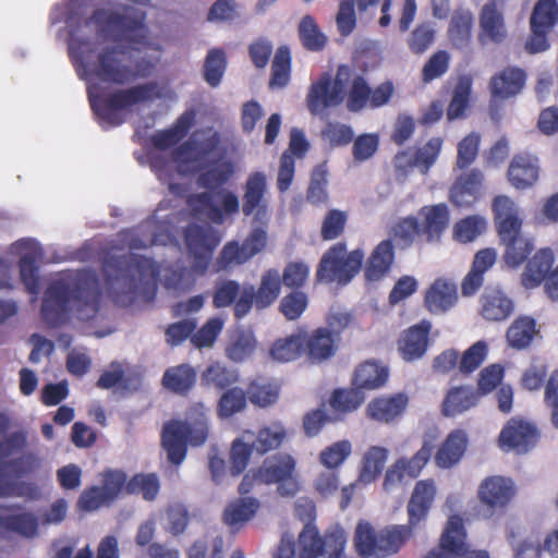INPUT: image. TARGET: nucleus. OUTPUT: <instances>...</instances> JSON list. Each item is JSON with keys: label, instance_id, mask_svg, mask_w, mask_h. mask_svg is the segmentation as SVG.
<instances>
[{"label": "nucleus", "instance_id": "nucleus-5", "mask_svg": "<svg viewBox=\"0 0 558 558\" xmlns=\"http://www.w3.org/2000/svg\"><path fill=\"white\" fill-rule=\"evenodd\" d=\"M208 409L202 402L193 403L185 412V420L167 422L161 432V445L168 461L180 465L187 453V446H202L208 438Z\"/></svg>", "mask_w": 558, "mask_h": 558}, {"label": "nucleus", "instance_id": "nucleus-12", "mask_svg": "<svg viewBox=\"0 0 558 558\" xmlns=\"http://www.w3.org/2000/svg\"><path fill=\"white\" fill-rule=\"evenodd\" d=\"M39 465L40 459L38 456L35 452L27 451L14 459L0 460V477L5 473L10 477L22 478L33 474ZM38 495L37 486L32 483L0 482V498L25 497L36 499Z\"/></svg>", "mask_w": 558, "mask_h": 558}, {"label": "nucleus", "instance_id": "nucleus-30", "mask_svg": "<svg viewBox=\"0 0 558 558\" xmlns=\"http://www.w3.org/2000/svg\"><path fill=\"white\" fill-rule=\"evenodd\" d=\"M420 215L423 218V240L426 243H438L450 222L448 206L445 203L424 206Z\"/></svg>", "mask_w": 558, "mask_h": 558}, {"label": "nucleus", "instance_id": "nucleus-18", "mask_svg": "<svg viewBox=\"0 0 558 558\" xmlns=\"http://www.w3.org/2000/svg\"><path fill=\"white\" fill-rule=\"evenodd\" d=\"M477 40L482 46L500 45L508 38L504 5L498 0H488L478 13Z\"/></svg>", "mask_w": 558, "mask_h": 558}, {"label": "nucleus", "instance_id": "nucleus-24", "mask_svg": "<svg viewBox=\"0 0 558 558\" xmlns=\"http://www.w3.org/2000/svg\"><path fill=\"white\" fill-rule=\"evenodd\" d=\"M430 329V322L423 319L401 333L398 340V350L403 360L411 362L425 354Z\"/></svg>", "mask_w": 558, "mask_h": 558}, {"label": "nucleus", "instance_id": "nucleus-47", "mask_svg": "<svg viewBox=\"0 0 558 558\" xmlns=\"http://www.w3.org/2000/svg\"><path fill=\"white\" fill-rule=\"evenodd\" d=\"M391 234L401 248H408L423 240L422 226L415 216L399 219L392 227Z\"/></svg>", "mask_w": 558, "mask_h": 558}, {"label": "nucleus", "instance_id": "nucleus-8", "mask_svg": "<svg viewBox=\"0 0 558 558\" xmlns=\"http://www.w3.org/2000/svg\"><path fill=\"white\" fill-rule=\"evenodd\" d=\"M87 97L90 109L100 123L118 126L123 123L120 111L159 98L160 92L156 82H147L129 88L116 89L104 96L100 93V86L95 84L87 87Z\"/></svg>", "mask_w": 558, "mask_h": 558}, {"label": "nucleus", "instance_id": "nucleus-54", "mask_svg": "<svg viewBox=\"0 0 558 558\" xmlns=\"http://www.w3.org/2000/svg\"><path fill=\"white\" fill-rule=\"evenodd\" d=\"M472 92V78L468 75L460 76L454 89L451 101L447 108V118L452 121L464 114L470 101Z\"/></svg>", "mask_w": 558, "mask_h": 558}, {"label": "nucleus", "instance_id": "nucleus-43", "mask_svg": "<svg viewBox=\"0 0 558 558\" xmlns=\"http://www.w3.org/2000/svg\"><path fill=\"white\" fill-rule=\"evenodd\" d=\"M481 305L482 316L490 322L505 320L513 312V302L500 291L483 294Z\"/></svg>", "mask_w": 558, "mask_h": 558}, {"label": "nucleus", "instance_id": "nucleus-3", "mask_svg": "<svg viewBox=\"0 0 558 558\" xmlns=\"http://www.w3.org/2000/svg\"><path fill=\"white\" fill-rule=\"evenodd\" d=\"M436 493L433 480L416 482L407 505V524L392 525L377 533L371 523L359 522L354 533V546L359 556L383 558L399 551L426 521Z\"/></svg>", "mask_w": 558, "mask_h": 558}, {"label": "nucleus", "instance_id": "nucleus-36", "mask_svg": "<svg viewBox=\"0 0 558 558\" xmlns=\"http://www.w3.org/2000/svg\"><path fill=\"white\" fill-rule=\"evenodd\" d=\"M389 377V371L385 365L368 360L361 363L353 375L352 385L361 390H374L383 387Z\"/></svg>", "mask_w": 558, "mask_h": 558}, {"label": "nucleus", "instance_id": "nucleus-34", "mask_svg": "<svg viewBox=\"0 0 558 558\" xmlns=\"http://www.w3.org/2000/svg\"><path fill=\"white\" fill-rule=\"evenodd\" d=\"M554 265V253L551 248L538 250L525 265L521 275V284L525 289L538 287L549 275Z\"/></svg>", "mask_w": 558, "mask_h": 558}, {"label": "nucleus", "instance_id": "nucleus-50", "mask_svg": "<svg viewBox=\"0 0 558 558\" xmlns=\"http://www.w3.org/2000/svg\"><path fill=\"white\" fill-rule=\"evenodd\" d=\"M557 24V0H537L530 16V27L551 32Z\"/></svg>", "mask_w": 558, "mask_h": 558}, {"label": "nucleus", "instance_id": "nucleus-32", "mask_svg": "<svg viewBox=\"0 0 558 558\" xmlns=\"http://www.w3.org/2000/svg\"><path fill=\"white\" fill-rule=\"evenodd\" d=\"M526 73L517 66H507L492 76L489 90L495 99H508L518 95L524 87Z\"/></svg>", "mask_w": 558, "mask_h": 558}, {"label": "nucleus", "instance_id": "nucleus-15", "mask_svg": "<svg viewBox=\"0 0 558 558\" xmlns=\"http://www.w3.org/2000/svg\"><path fill=\"white\" fill-rule=\"evenodd\" d=\"M423 558H489V554L486 550H470L463 519L453 514L444 529L438 549L430 550Z\"/></svg>", "mask_w": 558, "mask_h": 558}, {"label": "nucleus", "instance_id": "nucleus-48", "mask_svg": "<svg viewBox=\"0 0 558 558\" xmlns=\"http://www.w3.org/2000/svg\"><path fill=\"white\" fill-rule=\"evenodd\" d=\"M227 65V54L223 49H209L203 64V77L205 82L210 87H217L222 81Z\"/></svg>", "mask_w": 558, "mask_h": 558}, {"label": "nucleus", "instance_id": "nucleus-42", "mask_svg": "<svg viewBox=\"0 0 558 558\" xmlns=\"http://www.w3.org/2000/svg\"><path fill=\"white\" fill-rule=\"evenodd\" d=\"M280 387L271 379L258 375L252 378L246 387V397L254 405L266 408L279 398Z\"/></svg>", "mask_w": 558, "mask_h": 558}, {"label": "nucleus", "instance_id": "nucleus-1", "mask_svg": "<svg viewBox=\"0 0 558 558\" xmlns=\"http://www.w3.org/2000/svg\"><path fill=\"white\" fill-rule=\"evenodd\" d=\"M393 94L391 81H385L373 88L363 74L355 73L349 64H339L333 78L325 72L312 83L306 95V106L312 114H319L345 101L348 111L356 113L366 108L386 106Z\"/></svg>", "mask_w": 558, "mask_h": 558}, {"label": "nucleus", "instance_id": "nucleus-64", "mask_svg": "<svg viewBox=\"0 0 558 558\" xmlns=\"http://www.w3.org/2000/svg\"><path fill=\"white\" fill-rule=\"evenodd\" d=\"M308 306V295L302 290H292L279 303L280 313L288 320H296Z\"/></svg>", "mask_w": 558, "mask_h": 558}, {"label": "nucleus", "instance_id": "nucleus-33", "mask_svg": "<svg viewBox=\"0 0 558 558\" xmlns=\"http://www.w3.org/2000/svg\"><path fill=\"white\" fill-rule=\"evenodd\" d=\"M468 444L469 439L464 430L450 432L434 456L436 465L440 469L452 468L464 456Z\"/></svg>", "mask_w": 558, "mask_h": 558}, {"label": "nucleus", "instance_id": "nucleus-31", "mask_svg": "<svg viewBox=\"0 0 558 558\" xmlns=\"http://www.w3.org/2000/svg\"><path fill=\"white\" fill-rule=\"evenodd\" d=\"M508 180L518 190L531 187L539 175L538 160L526 153L517 154L508 168Z\"/></svg>", "mask_w": 558, "mask_h": 558}, {"label": "nucleus", "instance_id": "nucleus-27", "mask_svg": "<svg viewBox=\"0 0 558 558\" xmlns=\"http://www.w3.org/2000/svg\"><path fill=\"white\" fill-rule=\"evenodd\" d=\"M458 288L447 279H436L426 290L424 305L430 314L439 315L451 310L458 302Z\"/></svg>", "mask_w": 558, "mask_h": 558}, {"label": "nucleus", "instance_id": "nucleus-9", "mask_svg": "<svg viewBox=\"0 0 558 558\" xmlns=\"http://www.w3.org/2000/svg\"><path fill=\"white\" fill-rule=\"evenodd\" d=\"M123 11L119 13L97 9L93 12L90 20L96 24H104L106 31L113 35L112 39L116 43L125 41L133 50L146 47L149 44L146 12L130 5H124Z\"/></svg>", "mask_w": 558, "mask_h": 558}, {"label": "nucleus", "instance_id": "nucleus-28", "mask_svg": "<svg viewBox=\"0 0 558 558\" xmlns=\"http://www.w3.org/2000/svg\"><path fill=\"white\" fill-rule=\"evenodd\" d=\"M408 404V396L403 392H398L373 399L367 404L366 412L367 416L373 421L389 424L402 415Z\"/></svg>", "mask_w": 558, "mask_h": 558}, {"label": "nucleus", "instance_id": "nucleus-37", "mask_svg": "<svg viewBox=\"0 0 558 558\" xmlns=\"http://www.w3.org/2000/svg\"><path fill=\"white\" fill-rule=\"evenodd\" d=\"M474 17L469 10L456 11L448 25V39L456 49L463 50L469 48L472 41V29Z\"/></svg>", "mask_w": 558, "mask_h": 558}, {"label": "nucleus", "instance_id": "nucleus-41", "mask_svg": "<svg viewBox=\"0 0 558 558\" xmlns=\"http://www.w3.org/2000/svg\"><path fill=\"white\" fill-rule=\"evenodd\" d=\"M260 507L258 499L243 497L230 502L223 511V522L233 530H239L253 519Z\"/></svg>", "mask_w": 558, "mask_h": 558}, {"label": "nucleus", "instance_id": "nucleus-23", "mask_svg": "<svg viewBox=\"0 0 558 558\" xmlns=\"http://www.w3.org/2000/svg\"><path fill=\"white\" fill-rule=\"evenodd\" d=\"M538 439L537 429L522 420H510L501 429L499 442L502 448L525 453L535 446Z\"/></svg>", "mask_w": 558, "mask_h": 558}, {"label": "nucleus", "instance_id": "nucleus-2", "mask_svg": "<svg viewBox=\"0 0 558 558\" xmlns=\"http://www.w3.org/2000/svg\"><path fill=\"white\" fill-rule=\"evenodd\" d=\"M101 296L100 283L94 271L62 272L44 291L41 317L51 327H60L71 317L89 322L99 312Z\"/></svg>", "mask_w": 558, "mask_h": 558}, {"label": "nucleus", "instance_id": "nucleus-21", "mask_svg": "<svg viewBox=\"0 0 558 558\" xmlns=\"http://www.w3.org/2000/svg\"><path fill=\"white\" fill-rule=\"evenodd\" d=\"M492 210L495 228L501 244L523 235L519 209L510 197L506 195L496 196L493 201Z\"/></svg>", "mask_w": 558, "mask_h": 558}, {"label": "nucleus", "instance_id": "nucleus-58", "mask_svg": "<svg viewBox=\"0 0 558 558\" xmlns=\"http://www.w3.org/2000/svg\"><path fill=\"white\" fill-rule=\"evenodd\" d=\"M300 558H319L324 556L322 535L314 524H305L298 537Z\"/></svg>", "mask_w": 558, "mask_h": 558}, {"label": "nucleus", "instance_id": "nucleus-4", "mask_svg": "<svg viewBox=\"0 0 558 558\" xmlns=\"http://www.w3.org/2000/svg\"><path fill=\"white\" fill-rule=\"evenodd\" d=\"M102 272L116 302L124 306L138 300L151 302L156 296L159 267L151 258L135 253L110 255Z\"/></svg>", "mask_w": 558, "mask_h": 558}, {"label": "nucleus", "instance_id": "nucleus-60", "mask_svg": "<svg viewBox=\"0 0 558 558\" xmlns=\"http://www.w3.org/2000/svg\"><path fill=\"white\" fill-rule=\"evenodd\" d=\"M505 246L504 260L512 268L522 265L534 250V243L531 239L523 235L502 243Z\"/></svg>", "mask_w": 558, "mask_h": 558}, {"label": "nucleus", "instance_id": "nucleus-57", "mask_svg": "<svg viewBox=\"0 0 558 558\" xmlns=\"http://www.w3.org/2000/svg\"><path fill=\"white\" fill-rule=\"evenodd\" d=\"M256 344L253 332L240 330L231 337L226 354L233 362H243L254 353Z\"/></svg>", "mask_w": 558, "mask_h": 558}, {"label": "nucleus", "instance_id": "nucleus-22", "mask_svg": "<svg viewBox=\"0 0 558 558\" xmlns=\"http://www.w3.org/2000/svg\"><path fill=\"white\" fill-rule=\"evenodd\" d=\"M0 530L23 538H34L38 535L39 520L22 504H0Z\"/></svg>", "mask_w": 558, "mask_h": 558}, {"label": "nucleus", "instance_id": "nucleus-19", "mask_svg": "<svg viewBox=\"0 0 558 558\" xmlns=\"http://www.w3.org/2000/svg\"><path fill=\"white\" fill-rule=\"evenodd\" d=\"M434 446L424 441L422 447L411 458H399L386 471L383 486L390 490L401 484L405 477L416 478L433 454Z\"/></svg>", "mask_w": 558, "mask_h": 558}, {"label": "nucleus", "instance_id": "nucleus-13", "mask_svg": "<svg viewBox=\"0 0 558 558\" xmlns=\"http://www.w3.org/2000/svg\"><path fill=\"white\" fill-rule=\"evenodd\" d=\"M183 241L192 268L198 275H204L210 265L214 252L220 243V236L209 225L191 222L182 230Z\"/></svg>", "mask_w": 558, "mask_h": 558}, {"label": "nucleus", "instance_id": "nucleus-26", "mask_svg": "<svg viewBox=\"0 0 558 558\" xmlns=\"http://www.w3.org/2000/svg\"><path fill=\"white\" fill-rule=\"evenodd\" d=\"M484 175L472 169L457 178L449 192L450 202L459 208H469L480 198Z\"/></svg>", "mask_w": 558, "mask_h": 558}, {"label": "nucleus", "instance_id": "nucleus-35", "mask_svg": "<svg viewBox=\"0 0 558 558\" xmlns=\"http://www.w3.org/2000/svg\"><path fill=\"white\" fill-rule=\"evenodd\" d=\"M287 437V429L281 423H272L269 426L262 427L255 436L248 430L243 434V438L252 441L255 452L259 456L279 449Z\"/></svg>", "mask_w": 558, "mask_h": 558}, {"label": "nucleus", "instance_id": "nucleus-45", "mask_svg": "<svg viewBox=\"0 0 558 558\" xmlns=\"http://www.w3.org/2000/svg\"><path fill=\"white\" fill-rule=\"evenodd\" d=\"M235 168L231 160H223L201 172L197 178L198 186L214 192L226 185L234 175Z\"/></svg>", "mask_w": 558, "mask_h": 558}, {"label": "nucleus", "instance_id": "nucleus-51", "mask_svg": "<svg viewBox=\"0 0 558 558\" xmlns=\"http://www.w3.org/2000/svg\"><path fill=\"white\" fill-rule=\"evenodd\" d=\"M291 78V53L287 46H281L277 49L272 63L271 74L269 80V87L283 88Z\"/></svg>", "mask_w": 558, "mask_h": 558}, {"label": "nucleus", "instance_id": "nucleus-7", "mask_svg": "<svg viewBox=\"0 0 558 558\" xmlns=\"http://www.w3.org/2000/svg\"><path fill=\"white\" fill-rule=\"evenodd\" d=\"M125 50L116 46L106 47L99 51L94 62L86 64L82 57L70 49V56L76 66L88 68L89 73L98 81L117 86H124L137 78L147 77L155 69L153 61L147 59L137 60L134 68L125 62L123 56Z\"/></svg>", "mask_w": 558, "mask_h": 558}, {"label": "nucleus", "instance_id": "nucleus-25", "mask_svg": "<svg viewBox=\"0 0 558 558\" xmlns=\"http://www.w3.org/2000/svg\"><path fill=\"white\" fill-rule=\"evenodd\" d=\"M515 489L511 480L502 476H489L485 478L478 487V498L483 505L490 510L505 508L512 497Z\"/></svg>", "mask_w": 558, "mask_h": 558}, {"label": "nucleus", "instance_id": "nucleus-16", "mask_svg": "<svg viewBox=\"0 0 558 558\" xmlns=\"http://www.w3.org/2000/svg\"><path fill=\"white\" fill-rule=\"evenodd\" d=\"M221 198V206L214 203V196L210 191L194 193L186 198V205L191 215L195 218L205 216L211 222L221 225L227 216L236 214L240 209L238 196L230 191L218 193Z\"/></svg>", "mask_w": 558, "mask_h": 558}, {"label": "nucleus", "instance_id": "nucleus-38", "mask_svg": "<svg viewBox=\"0 0 558 558\" xmlns=\"http://www.w3.org/2000/svg\"><path fill=\"white\" fill-rule=\"evenodd\" d=\"M193 113H183L171 128L157 131L153 134L150 137L151 145L159 150H167L174 147L187 135L193 125Z\"/></svg>", "mask_w": 558, "mask_h": 558}, {"label": "nucleus", "instance_id": "nucleus-39", "mask_svg": "<svg viewBox=\"0 0 558 558\" xmlns=\"http://www.w3.org/2000/svg\"><path fill=\"white\" fill-rule=\"evenodd\" d=\"M477 402V392L471 387H453L449 389L442 400L441 413L444 416L453 417L472 409Z\"/></svg>", "mask_w": 558, "mask_h": 558}, {"label": "nucleus", "instance_id": "nucleus-53", "mask_svg": "<svg viewBox=\"0 0 558 558\" xmlns=\"http://www.w3.org/2000/svg\"><path fill=\"white\" fill-rule=\"evenodd\" d=\"M304 352L303 332L293 333L276 340L270 349L271 356L279 362L298 359Z\"/></svg>", "mask_w": 558, "mask_h": 558}, {"label": "nucleus", "instance_id": "nucleus-40", "mask_svg": "<svg viewBox=\"0 0 558 558\" xmlns=\"http://www.w3.org/2000/svg\"><path fill=\"white\" fill-rule=\"evenodd\" d=\"M197 373L190 364H180L166 369L162 386L177 395L185 396L195 386Z\"/></svg>", "mask_w": 558, "mask_h": 558}, {"label": "nucleus", "instance_id": "nucleus-10", "mask_svg": "<svg viewBox=\"0 0 558 558\" xmlns=\"http://www.w3.org/2000/svg\"><path fill=\"white\" fill-rule=\"evenodd\" d=\"M363 260V250L348 253L345 243L338 242L323 254L315 272L316 281L345 286L360 272Z\"/></svg>", "mask_w": 558, "mask_h": 558}, {"label": "nucleus", "instance_id": "nucleus-62", "mask_svg": "<svg viewBox=\"0 0 558 558\" xmlns=\"http://www.w3.org/2000/svg\"><path fill=\"white\" fill-rule=\"evenodd\" d=\"M246 393L239 387L227 389L219 398L217 413L222 418H228L246 407Z\"/></svg>", "mask_w": 558, "mask_h": 558}, {"label": "nucleus", "instance_id": "nucleus-29", "mask_svg": "<svg viewBox=\"0 0 558 558\" xmlns=\"http://www.w3.org/2000/svg\"><path fill=\"white\" fill-rule=\"evenodd\" d=\"M395 262V245L392 240L379 242L369 254L364 267V277L368 282L384 279L390 271Z\"/></svg>", "mask_w": 558, "mask_h": 558}, {"label": "nucleus", "instance_id": "nucleus-11", "mask_svg": "<svg viewBox=\"0 0 558 558\" xmlns=\"http://www.w3.org/2000/svg\"><path fill=\"white\" fill-rule=\"evenodd\" d=\"M351 315L332 314L327 319V326L318 327L311 333L303 332L304 353L312 363H322L331 359L339 349L341 332L351 323Z\"/></svg>", "mask_w": 558, "mask_h": 558}, {"label": "nucleus", "instance_id": "nucleus-6", "mask_svg": "<svg viewBox=\"0 0 558 558\" xmlns=\"http://www.w3.org/2000/svg\"><path fill=\"white\" fill-rule=\"evenodd\" d=\"M258 485H276L280 497L296 496L302 488L296 459L287 452L266 458L259 466L251 469L243 476L238 492L245 496Z\"/></svg>", "mask_w": 558, "mask_h": 558}, {"label": "nucleus", "instance_id": "nucleus-17", "mask_svg": "<svg viewBox=\"0 0 558 558\" xmlns=\"http://www.w3.org/2000/svg\"><path fill=\"white\" fill-rule=\"evenodd\" d=\"M267 245V232L262 227L253 228L240 244L232 240L227 242L218 256V265L222 269L240 266L260 253Z\"/></svg>", "mask_w": 558, "mask_h": 558}, {"label": "nucleus", "instance_id": "nucleus-56", "mask_svg": "<svg viewBox=\"0 0 558 558\" xmlns=\"http://www.w3.org/2000/svg\"><path fill=\"white\" fill-rule=\"evenodd\" d=\"M241 284L233 279H225L216 282L213 291V305L215 308L233 306L235 316L236 303L242 293Z\"/></svg>", "mask_w": 558, "mask_h": 558}, {"label": "nucleus", "instance_id": "nucleus-55", "mask_svg": "<svg viewBox=\"0 0 558 558\" xmlns=\"http://www.w3.org/2000/svg\"><path fill=\"white\" fill-rule=\"evenodd\" d=\"M238 380L236 371L218 362L210 364L202 374L203 385L215 387L218 390L229 389Z\"/></svg>", "mask_w": 558, "mask_h": 558}, {"label": "nucleus", "instance_id": "nucleus-44", "mask_svg": "<svg viewBox=\"0 0 558 558\" xmlns=\"http://www.w3.org/2000/svg\"><path fill=\"white\" fill-rule=\"evenodd\" d=\"M387 458L388 450L386 448L379 446L368 448L362 460L357 482L363 484L373 483L380 475Z\"/></svg>", "mask_w": 558, "mask_h": 558}, {"label": "nucleus", "instance_id": "nucleus-52", "mask_svg": "<svg viewBox=\"0 0 558 558\" xmlns=\"http://www.w3.org/2000/svg\"><path fill=\"white\" fill-rule=\"evenodd\" d=\"M160 490V482L156 473H136L126 485V495H141L145 500L153 501Z\"/></svg>", "mask_w": 558, "mask_h": 558}, {"label": "nucleus", "instance_id": "nucleus-49", "mask_svg": "<svg viewBox=\"0 0 558 558\" xmlns=\"http://www.w3.org/2000/svg\"><path fill=\"white\" fill-rule=\"evenodd\" d=\"M487 229V221L480 215L466 216L453 225L452 238L459 243H470L482 235Z\"/></svg>", "mask_w": 558, "mask_h": 558}, {"label": "nucleus", "instance_id": "nucleus-61", "mask_svg": "<svg viewBox=\"0 0 558 558\" xmlns=\"http://www.w3.org/2000/svg\"><path fill=\"white\" fill-rule=\"evenodd\" d=\"M299 35L304 48L311 51H320L327 43V37L320 32L314 17L306 15L299 25Z\"/></svg>", "mask_w": 558, "mask_h": 558}, {"label": "nucleus", "instance_id": "nucleus-59", "mask_svg": "<svg viewBox=\"0 0 558 558\" xmlns=\"http://www.w3.org/2000/svg\"><path fill=\"white\" fill-rule=\"evenodd\" d=\"M436 38V28L429 21L418 23L410 33L407 44L414 54H422L427 51Z\"/></svg>", "mask_w": 558, "mask_h": 558}, {"label": "nucleus", "instance_id": "nucleus-46", "mask_svg": "<svg viewBox=\"0 0 558 558\" xmlns=\"http://www.w3.org/2000/svg\"><path fill=\"white\" fill-rule=\"evenodd\" d=\"M536 333L535 319L523 316L517 318L507 330V341L509 345L517 350L527 348Z\"/></svg>", "mask_w": 558, "mask_h": 558}, {"label": "nucleus", "instance_id": "nucleus-20", "mask_svg": "<svg viewBox=\"0 0 558 558\" xmlns=\"http://www.w3.org/2000/svg\"><path fill=\"white\" fill-rule=\"evenodd\" d=\"M242 195V213L245 217L253 216L254 222H264L268 214L267 177L262 171L248 174Z\"/></svg>", "mask_w": 558, "mask_h": 558}, {"label": "nucleus", "instance_id": "nucleus-14", "mask_svg": "<svg viewBox=\"0 0 558 558\" xmlns=\"http://www.w3.org/2000/svg\"><path fill=\"white\" fill-rule=\"evenodd\" d=\"M281 292V279L278 269L269 268L262 274L257 289L245 286L235 308V319H242L255 307L263 311L271 306Z\"/></svg>", "mask_w": 558, "mask_h": 558}, {"label": "nucleus", "instance_id": "nucleus-63", "mask_svg": "<svg viewBox=\"0 0 558 558\" xmlns=\"http://www.w3.org/2000/svg\"><path fill=\"white\" fill-rule=\"evenodd\" d=\"M364 401V395L356 387L352 389H336L329 404L337 413H349L356 410Z\"/></svg>", "mask_w": 558, "mask_h": 558}]
</instances>
